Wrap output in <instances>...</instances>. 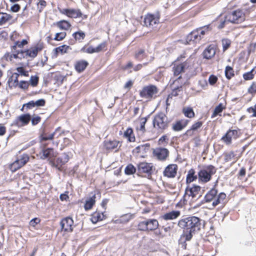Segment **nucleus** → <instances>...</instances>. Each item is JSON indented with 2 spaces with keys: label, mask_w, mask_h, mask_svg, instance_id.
I'll use <instances>...</instances> for the list:
<instances>
[{
  "label": "nucleus",
  "mask_w": 256,
  "mask_h": 256,
  "mask_svg": "<svg viewBox=\"0 0 256 256\" xmlns=\"http://www.w3.org/2000/svg\"><path fill=\"white\" fill-rule=\"evenodd\" d=\"M182 111L184 116L188 118H192L194 116V113L191 108H184Z\"/></svg>",
  "instance_id": "ea45409f"
},
{
  "label": "nucleus",
  "mask_w": 256,
  "mask_h": 256,
  "mask_svg": "<svg viewBox=\"0 0 256 256\" xmlns=\"http://www.w3.org/2000/svg\"><path fill=\"white\" fill-rule=\"evenodd\" d=\"M158 226V222L156 219H149L148 231L156 230Z\"/></svg>",
  "instance_id": "f704fd0d"
},
{
  "label": "nucleus",
  "mask_w": 256,
  "mask_h": 256,
  "mask_svg": "<svg viewBox=\"0 0 256 256\" xmlns=\"http://www.w3.org/2000/svg\"><path fill=\"white\" fill-rule=\"evenodd\" d=\"M152 168V164L142 162L138 164V171L139 173H146L150 174Z\"/></svg>",
  "instance_id": "ddd939ff"
},
{
  "label": "nucleus",
  "mask_w": 256,
  "mask_h": 256,
  "mask_svg": "<svg viewBox=\"0 0 256 256\" xmlns=\"http://www.w3.org/2000/svg\"><path fill=\"white\" fill-rule=\"evenodd\" d=\"M60 11L61 14H66L68 16L71 18H76L80 17L82 15V14L79 10L64 8L60 10Z\"/></svg>",
  "instance_id": "f3484780"
},
{
  "label": "nucleus",
  "mask_w": 256,
  "mask_h": 256,
  "mask_svg": "<svg viewBox=\"0 0 256 256\" xmlns=\"http://www.w3.org/2000/svg\"><path fill=\"white\" fill-rule=\"evenodd\" d=\"M222 48H223V50H224V51H225L230 46V40L228 39L224 38V39L222 40Z\"/></svg>",
  "instance_id": "603ef678"
},
{
  "label": "nucleus",
  "mask_w": 256,
  "mask_h": 256,
  "mask_svg": "<svg viewBox=\"0 0 256 256\" xmlns=\"http://www.w3.org/2000/svg\"><path fill=\"white\" fill-rule=\"evenodd\" d=\"M201 220L194 216H190L180 219L178 226L184 230L182 238L186 240H190L194 234L199 231L201 228Z\"/></svg>",
  "instance_id": "f257e3e1"
},
{
  "label": "nucleus",
  "mask_w": 256,
  "mask_h": 256,
  "mask_svg": "<svg viewBox=\"0 0 256 256\" xmlns=\"http://www.w3.org/2000/svg\"><path fill=\"white\" fill-rule=\"evenodd\" d=\"M124 171L126 174L130 175L136 172V168L132 164H129L126 168Z\"/></svg>",
  "instance_id": "a18cd8bd"
},
{
  "label": "nucleus",
  "mask_w": 256,
  "mask_h": 256,
  "mask_svg": "<svg viewBox=\"0 0 256 256\" xmlns=\"http://www.w3.org/2000/svg\"><path fill=\"white\" fill-rule=\"evenodd\" d=\"M62 133L61 128H58L52 134H48L44 133L42 135V140H52L54 138H58L61 135Z\"/></svg>",
  "instance_id": "6ab92c4d"
},
{
  "label": "nucleus",
  "mask_w": 256,
  "mask_h": 256,
  "mask_svg": "<svg viewBox=\"0 0 256 256\" xmlns=\"http://www.w3.org/2000/svg\"><path fill=\"white\" fill-rule=\"evenodd\" d=\"M203 122H197L196 123H194V124L192 125L191 128L192 130H197L198 129H199L202 125Z\"/></svg>",
  "instance_id": "052dcab7"
},
{
  "label": "nucleus",
  "mask_w": 256,
  "mask_h": 256,
  "mask_svg": "<svg viewBox=\"0 0 256 256\" xmlns=\"http://www.w3.org/2000/svg\"><path fill=\"white\" fill-rule=\"evenodd\" d=\"M16 70L18 72L20 73L22 75L24 76H28V74L27 72H26L22 67H18L16 68Z\"/></svg>",
  "instance_id": "774afa93"
},
{
  "label": "nucleus",
  "mask_w": 256,
  "mask_h": 256,
  "mask_svg": "<svg viewBox=\"0 0 256 256\" xmlns=\"http://www.w3.org/2000/svg\"><path fill=\"white\" fill-rule=\"evenodd\" d=\"M30 120L32 125L35 126L40 122L41 118L40 116L34 115Z\"/></svg>",
  "instance_id": "4d7b16f0"
},
{
  "label": "nucleus",
  "mask_w": 256,
  "mask_h": 256,
  "mask_svg": "<svg viewBox=\"0 0 256 256\" xmlns=\"http://www.w3.org/2000/svg\"><path fill=\"white\" fill-rule=\"evenodd\" d=\"M168 138L167 136L164 135L162 136L158 141V144L165 146L168 142Z\"/></svg>",
  "instance_id": "8fccbe9b"
},
{
  "label": "nucleus",
  "mask_w": 256,
  "mask_h": 256,
  "mask_svg": "<svg viewBox=\"0 0 256 256\" xmlns=\"http://www.w3.org/2000/svg\"><path fill=\"white\" fill-rule=\"evenodd\" d=\"M74 221L70 217H66L63 218L60 222V226L62 230L65 232H72V225Z\"/></svg>",
  "instance_id": "2eb2a0df"
},
{
  "label": "nucleus",
  "mask_w": 256,
  "mask_h": 256,
  "mask_svg": "<svg viewBox=\"0 0 256 256\" xmlns=\"http://www.w3.org/2000/svg\"><path fill=\"white\" fill-rule=\"evenodd\" d=\"M19 76V74L18 73L14 72V73L12 76L9 78L8 82H13V86H16L18 85V78Z\"/></svg>",
  "instance_id": "37998d69"
},
{
  "label": "nucleus",
  "mask_w": 256,
  "mask_h": 256,
  "mask_svg": "<svg viewBox=\"0 0 256 256\" xmlns=\"http://www.w3.org/2000/svg\"><path fill=\"white\" fill-rule=\"evenodd\" d=\"M224 108V106L222 104H220L218 106H216L213 112V114L212 115V118H214L216 116L218 115L220 113H221L222 110Z\"/></svg>",
  "instance_id": "a19ab883"
},
{
  "label": "nucleus",
  "mask_w": 256,
  "mask_h": 256,
  "mask_svg": "<svg viewBox=\"0 0 256 256\" xmlns=\"http://www.w3.org/2000/svg\"><path fill=\"white\" fill-rule=\"evenodd\" d=\"M40 222V218H35L33 219H32L30 222V226H32V227H35V226L39 224Z\"/></svg>",
  "instance_id": "680f3d73"
},
{
  "label": "nucleus",
  "mask_w": 256,
  "mask_h": 256,
  "mask_svg": "<svg viewBox=\"0 0 256 256\" xmlns=\"http://www.w3.org/2000/svg\"><path fill=\"white\" fill-rule=\"evenodd\" d=\"M254 70V69L252 70L251 71L246 72L243 74L244 78L245 80H250L253 78H254V74H252Z\"/></svg>",
  "instance_id": "6e6d98bb"
},
{
  "label": "nucleus",
  "mask_w": 256,
  "mask_h": 256,
  "mask_svg": "<svg viewBox=\"0 0 256 256\" xmlns=\"http://www.w3.org/2000/svg\"><path fill=\"white\" fill-rule=\"evenodd\" d=\"M147 119L146 118H142L140 120V123L136 126V130L140 134H142L146 131L145 124Z\"/></svg>",
  "instance_id": "c85d7f7f"
},
{
  "label": "nucleus",
  "mask_w": 256,
  "mask_h": 256,
  "mask_svg": "<svg viewBox=\"0 0 256 256\" xmlns=\"http://www.w3.org/2000/svg\"><path fill=\"white\" fill-rule=\"evenodd\" d=\"M226 195L224 192L218 194V191L215 188H212L206 194L204 198L206 202H212V206L215 207L218 204L224 203Z\"/></svg>",
  "instance_id": "f03ea898"
},
{
  "label": "nucleus",
  "mask_w": 256,
  "mask_h": 256,
  "mask_svg": "<svg viewBox=\"0 0 256 256\" xmlns=\"http://www.w3.org/2000/svg\"><path fill=\"white\" fill-rule=\"evenodd\" d=\"M225 76L226 78L230 80L234 76V70L230 66H226L225 70Z\"/></svg>",
  "instance_id": "79ce46f5"
},
{
  "label": "nucleus",
  "mask_w": 256,
  "mask_h": 256,
  "mask_svg": "<svg viewBox=\"0 0 256 256\" xmlns=\"http://www.w3.org/2000/svg\"><path fill=\"white\" fill-rule=\"evenodd\" d=\"M96 195L94 194L92 196L86 200L84 206V209L86 210L91 209L96 202Z\"/></svg>",
  "instance_id": "c756f323"
},
{
  "label": "nucleus",
  "mask_w": 256,
  "mask_h": 256,
  "mask_svg": "<svg viewBox=\"0 0 256 256\" xmlns=\"http://www.w3.org/2000/svg\"><path fill=\"white\" fill-rule=\"evenodd\" d=\"M160 14L156 12L155 14H148L144 19V24L147 27L155 28L159 22Z\"/></svg>",
  "instance_id": "0eeeda50"
},
{
  "label": "nucleus",
  "mask_w": 256,
  "mask_h": 256,
  "mask_svg": "<svg viewBox=\"0 0 256 256\" xmlns=\"http://www.w3.org/2000/svg\"><path fill=\"white\" fill-rule=\"evenodd\" d=\"M104 144L105 148L108 150H115V151H117L121 146L120 142L116 140H105Z\"/></svg>",
  "instance_id": "dca6fc26"
},
{
  "label": "nucleus",
  "mask_w": 256,
  "mask_h": 256,
  "mask_svg": "<svg viewBox=\"0 0 256 256\" xmlns=\"http://www.w3.org/2000/svg\"><path fill=\"white\" fill-rule=\"evenodd\" d=\"M238 137V130H230L222 137V140L227 144H231L232 139H236Z\"/></svg>",
  "instance_id": "4468645a"
},
{
  "label": "nucleus",
  "mask_w": 256,
  "mask_h": 256,
  "mask_svg": "<svg viewBox=\"0 0 256 256\" xmlns=\"http://www.w3.org/2000/svg\"><path fill=\"white\" fill-rule=\"evenodd\" d=\"M197 178V176L195 175V172L194 169H190L186 176V183H190Z\"/></svg>",
  "instance_id": "e433bc0d"
},
{
  "label": "nucleus",
  "mask_w": 256,
  "mask_h": 256,
  "mask_svg": "<svg viewBox=\"0 0 256 256\" xmlns=\"http://www.w3.org/2000/svg\"><path fill=\"white\" fill-rule=\"evenodd\" d=\"M35 106L34 101L32 100L26 104H24L23 105L22 108V110L24 108H26L27 109H30Z\"/></svg>",
  "instance_id": "bf43d9fd"
},
{
  "label": "nucleus",
  "mask_w": 256,
  "mask_h": 256,
  "mask_svg": "<svg viewBox=\"0 0 256 256\" xmlns=\"http://www.w3.org/2000/svg\"><path fill=\"white\" fill-rule=\"evenodd\" d=\"M216 172V168L212 165L204 167L198 173L199 182L202 183L209 182L211 180L212 176L215 174Z\"/></svg>",
  "instance_id": "7ed1b4c3"
},
{
  "label": "nucleus",
  "mask_w": 256,
  "mask_h": 256,
  "mask_svg": "<svg viewBox=\"0 0 256 256\" xmlns=\"http://www.w3.org/2000/svg\"><path fill=\"white\" fill-rule=\"evenodd\" d=\"M150 147V144H146L138 146L136 147V150H138V152H142V151L146 152L149 150Z\"/></svg>",
  "instance_id": "09e8293b"
},
{
  "label": "nucleus",
  "mask_w": 256,
  "mask_h": 256,
  "mask_svg": "<svg viewBox=\"0 0 256 256\" xmlns=\"http://www.w3.org/2000/svg\"><path fill=\"white\" fill-rule=\"evenodd\" d=\"M124 136L128 139V140L132 142H134L135 137L133 134V130L131 128H128L124 132Z\"/></svg>",
  "instance_id": "4c0bfd02"
},
{
  "label": "nucleus",
  "mask_w": 256,
  "mask_h": 256,
  "mask_svg": "<svg viewBox=\"0 0 256 256\" xmlns=\"http://www.w3.org/2000/svg\"><path fill=\"white\" fill-rule=\"evenodd\" d=\"M248 92L250 94L256 93V84L253 82L248 90Z\"/></svg>",
  "instance_id": "338daca9"
},
{
  "label": "nucleus",
  "mask_w": 256,
  "mask_h": 256,
  "mask_svg": "<svg viewBox=\"0 0 256 256\" xmlns=\"http://www.w3.org/2000/svg\"><path fill=\"white\" fill-rule=\"evenodd\" d=\"M235 154L234 152H230L224 154V160L225 162H228L234 158Z\"/></svg>",
  "instance_id": "49530a36"
},
{
  "label": "nucleus",
  "mask_w": 256,
  "mask_h": 256,
  "mask_svg": "<svg viewBox=\"0 0 256 256\" xmlns=\"http://www.w3.org/2000/svg\"><path fill=\"white\" fill-rule=\"evenodd\" d=\"M216 54L214 46L212 45L208 46L203 52L204 58L206 59L212 58Z\"/></svg>",
  "instance_id": "4be33fe9"
},
{
  "label": "nucleus",
  "mask_w": 256,
  "mask_h": 256,
  "mask_svg": "<svg viewBox=\"0 0 256 256\" xmlns=\"http://www.w3.org/2000/svg\"><path fill=\"white\" fill-rule=\"evenodd\" d=\"M72 36L76 40H80L84 39L85 37V34L82 32H78L74 33Z\"/></svg>",
  "instance_id": "de8ad7c7"
},
{
  "label": "nucleus",
  "mask_w": 256,
  "mask_h": 256,
  "mask_svg": "<svg viewBox=\"0 0 256 256\" xmlns=\"http://www.w3.org/2000/svg\"><path fill=\"white\" fill-rule=\"evenodd\" d=\"M158 92V89L154 85L144 86L140 92V96L148 100L155 98Z\"/></svg>",
  "instance_id": "423d86ee"
},
{
  "label": "nucleus",
  "mask_w": 256,
  "mask_h": 256,
  "mask_svg": "<svg viewBox=\"0 0 256 256\" xmlns=\"http://www.w3.org/2000/svg\"><path fill=\"white\" fill-rule=\"evenodd\" d=\"M186 66V62H184L178 65H174L173 67L174 74V76H178L182 72H184V70Z\"/></svg>",
  "instance_id": "bb28decb"
},
{
  "label": "nucleus",
  "mask_w": 256,
  "mask_h": 256,
  "mask_svg": "<svg viewBox=\"0 0 256 256\" xmlns=\"http://www.w3.org/2000/svg\"><path fill=\"white\" fill-rule=\"evenodd\" d=\"M154 154L160 160H165L169 154V151L167 148H158L154 150Z\"/></svg>",
  "instance_id": "f8f14e48"
},
{
  "label": "nucleus",
  "mask_w": 256,
  "mask_h": 256,
  "mask_svg": "<svg viewBox=\"0 0 256 256\" xmlns=\"http://www.w3.org/2000/svg\"><path fill=\"white\" fill-rule=\"evenodd\" d=\"M218 80V78L214 75H210L208 78V82L210 84H214Z\"/></svg>",
  "instance_id": "e2e57ef3"
},
{
  "label": "nucleus",
  "mask_w": 256,
  "mask_h": 256,
  "mask_svg": "<svg viewBox=\"0 0 256 256\" xmlns=\"http://www.w3.org/2000/svg\"><path fill=\"white\" fill-rule=\"evenodd\" d=\"M12 18L10 14L6 13L0 12V25H2Z\"/></svg>",
  "instance_id": "473e14b6"
},
{
  "label": "nucleus",
  "mask_w": 256,
  "mask_h": 256,
  "mask_svg": "<svg viewBox=\"0 0 256 256\" xmlns=\"http://www.w3.org/2000/svg\"><path fill=\"white\" fill-rule=\"evenodd\" d=\"M46 102L44 99H40L36 102H34V104L36 106H44Z\"/></svg>",
  "instance_id": "0e129e2a"
},
{
  "label": "nucleus",
  "mask_w": 256,
  "mask_h": 256,
  "mask_svg": "<svg viewBox=\"0 0 256 256\" xmlns=\"http://www.w3.org/2000/svg\"><path fill=\"white\" fill-rule=\"evenodd\" d=\"M70 159V157L68 154L64 153L60 157L58 158L56 162L58 165L60 164L61 166L66 163ZM58 166H56V167Z\"/></svg>",
  "instance_id": "7c9ffc66"
},
{
  "label": "nucleus",
  "mask_w": 256,
  "mask_h": 256,
  "mask_svg": "<svg viewBox=\"0 0 256 256\" xmlns=\"http://www.w3.org/2000/svg\"><path fill=\"white\" fill-rule=\"evenodd\" d=\"M31 120V116L30 114H23L18 116L13 122L12 126H15L18 127H22L27 125Z\"/></svg>",
  "instance_id": "1a4fd4ad"
},
{
  "label": "nucleus",
  "mask_w": 256,
  "mask_h": 256,
  "mask_svg": "<svg viewBox=\"0 0 256 256\" xmlns=\"http://www.w3.org/2000/svg\"><path fill=\"white\" fill-rule=\"evenodd\" d=\"M24 52L26 53V56H28L32 58H35L38 54L37 50L34 48H31L29 50H26Z\"/></svg>",
  "instance_id": "c03bdc74"
},
{
  "label": "nucleus",
  "mask_w": 256,
  "mask_h": 256,
  "mask_svg": "<svg viewBox=\"0 0 256 256\" xmlns=\"http://www.w3.org/2000/svg\"><path fill=\"white\" fill-rule=\"evenodd\" d=\"M68 48H69L68 46H67L66 45H63V46H60L56 48V51L58 53L60 52L61 53H65V52H66Z\"/></svg>",
  "instance_id": "864d4df0"
},
{
  "label": "nucleus",
  "mask_w": 256,
  "mask_h": 256,
  "mask_svg": "<svg viewBox=\"0 0 256 256\" xmlns=\"http://www.w3.org/2000/svg\"><path fill=\"white\" fill-rule=\"evenodd\" d=\"M20 87L22 89H27L28 87V84L26 81H20L19 84Z\"/></svg>",
  "instance_id": "69168bd1"
},
{
  "label": "nucleus",
  "mask_w": 256,
  "mask_h": 256,
  "mask_svg": "<svg viewBox=\"0 0 256 256\" xmlns=\"http://www.w3.org/2000/svg\"><path fill=\"white\" fill-rule=\"evenodd\" d=\"M146 56L145 51L143 49H140L136 52L134 57L138 60H142Z\"/></svg>",
  "instance_id": "58836bf2"
},
{
  "label": "nucleus",
  "mask_w": 256,
  "mask_h": 256,
  "mask_svg": "<svg viewBox=\"0 0 256 256\" xmlns=\"http://www.w3.org/2000/svg\"><path fill=\"white\" fill-rule=\"evenodd\" d=\"M201 39V35H200L198 31L196 30L187 36L186 41L188 44H194L199 42Z\"/></svg>",
  "instance_id": "9b49d317"
},
{
  "label": "nucleus",
  "mask_w": 256,
  "mask_h": 256,
  "mask_svg": "<svg viewBox=\"0 0 256 256\" xmlns=\"http://www.w3.org/2000/svg\"><path fill=\"white\" fill-rule=\"evenodd\" d=\"M200 187L194 184L192 186H188L186 189V194L188 196H192V198L196 197L200 190Z\"/></svg>",
  "instance_id": "a211bd4d"
},
{
  "label": "nucleus",
  "mask_w": 256,
  "mask_h": 256,
  "mask_svg": "<svg viewBox=\"0 0 256 256\" xmlns=\"http://www.w3.org/2000/svg\"><path fill=\"white\" fill-rule=\"evenodd\" d=\"M38 82V77L37 76H31L30 78V83L32 86H37Z\"/></svg>",
  "instance_id": "13d9d810"
},
{
  "label": "nucleus",
  "mask_w": 256,
  "mask_h": 256,
  "mask_svg": "<svg viewBox=\"0 0 256 256\" xmlns=\"http://www.w3.org/2000/svg\"><path fill=\"white\" fill-rule=\"evenodd\" d=\"M42 155L41 156V158L43 159H50L56 156V152H54V149L52 148L42 150Z\"/></svg>",
  "instance_id": "b1692460"
},
{
  "label": "nucleus",
  "mask_w": 256,
  "mask_h": 256,
  "mask_svg": "<svg viewBox=\"0 0 256 256\" xmlns=\"http://www.w3.org/2000/svg\"><path fill=\"white\" fill-rule=\"evenodd\" d=\"M154 126L160 132H162L168 126V118L163 112L156 114L153 120Z\"/></svg>",
  "instance_id": "39448f33"
},
{
  "label": "nucleus",
  "mask_w": 256,
  "mask_h": 256,
  "mask_svg": "<svg viewBox=\"0 0 256 256\" xmlns=\"http://www.w3.org/2000/svg\"><path fill=\"white\" fill-rule=\"evenodd\" d=\"M181 76H179L176 79L174 80L173 83L170 85L172 92L168 96V98H172L173 96H176L179 95L180 92H182V85L183 82H181Z\"/></svg>",
  "instance_id": "6e6552de"
},
{
  "label": "nucleus",
  "mask_w": 256,
  "mask_h": 256,
  "mask_svg": "<svg viewBox=\"0 0 256 256\" xmlns=\"http://www.w3.org/2000/svg\"><path fill=\"white\" fill-rule=\"evenodd\" d=\"M88 62L84 60H80L76 62L74 64L76 70L80 72L84 71L88 66Z\"/></svg>",
  "instance_id": "a878e982"
},
{
  "label": "nucleus",
  "mask_w": 256,
  "mask_h": 256,
  "mask_svg": "<svg viewBox=\"0 0 256 256\" xmlns=\"http://www.w3.org/2000/svg\"><path fill=\"white\" fill-rule=\"evenodd\" d=\"M212 29V26L211 24H208L199 28L196 29V30L198 31L199 34L200 35H201L202 38L204 35L208 34Z\"/></svg>",
  "instance_id": "cd10ccee"
},
{
  "label": "nucleus",
  "mask_w": 256,
  "mask_h": 256,
  "mask_svg": "<svg viewBox=\"0 0 256 256\" xmlns=\"http://www.w3.org/2000/svg\"><path fill=\"white\" fill-rule=\"evenodd\" d=\"M177 166L170 164L168 166L164 172V176L168 178H174L176 174Z\"/></svg>",
  "instance_id": "aec40b11"
},
{
  "label": "nucleus",
  "mask_w": 256,
  "mask_h": 256,
  "mask_svg": "<svg viewBox=\"0 0 256 256\" xmlns=\"http://www.w3.org/2000/svg\"><path fill=\"white\" fill-rule=\"evenodd\" d=\"M104 216L103 213H100L96 212L92 215L91 220L92 223L96 224L98 221L102 220L104 219Z\"/></svg>",
  "instance_id": "72a5a7b5"
},
{
  "label": "nucleus",
  "mask_w": 256,
  "mask_h": 256,
  "mask_svg": "<svg viewBox=\"0 0 256 256\" xmlns=\"http://www.w3.org/2000/svg\"><path fill=\"white\" fill-rule=\"evenodd\" d=\"M180 215V212L178 210H173L167 212L162 216V218L166 220H172L176 218Z\"/></svg>",
  "instance_id": "393cba45"
},
{
  "label": "nucleus",
  "mask_w": 256,
  "mask_h": 256,
  "mask_svg": "<svg viewBox=\"0 0 256 256\" xmlns=\"http://www.w3.org/2000/svg\"><path fill=\"white\" fill-rule=\"evenodd\" d=\"M149 219H145L144 220L139 222L138 225V230L141 231H148Z\"/></svg>",
  "instance_id": "2f4dec72"
},
{
  "label": "nucleus",
  "mask_w": 256,
  "mask_h": 256,
  "mask_svg": "<svg viewBox=\"0 0 256 256\" xmlns=\"http://www.w3.org/2000/svg\"><path fill=\"white\" fill-rule=\"evenodd\" d=\"M56 25L61 30H68L70 27V24L66 20H62L56 22Z\"/></svg>",
  "instance_id": "c9c22d12"
},
{
  "label": "nucleus",
  "mask_w": 256,
  "mask_h": 256,
  "mask_svg": "<svg viewBox=\"0 0 256 256\" xmlns=\"http://www.w3.org/2000/svg\"><path fill=\"white\" fill-rule=\"evenodd\" d=\"M189 122V120L185 119L178 120L173 124L172 129L174 131L181 130L188 125Z\"/></svg>",
  "instance_id": "5701e85b"
},
{
  "label": "nucleus",
  "mask_w": 256,
  "mask_h": 256,
  "mask_svg": "<svg viewBox=\"0 0 256 256\" xmlns=\"http://www.w3.org/2000/svg\"><path fill=\"white\" fill-rule=\"evenodd\" d=\"M46 6V2L44 0H40L38 4V9L41 12Z\"/></svg>",
  "instance_id": "3c124183"
},
{
  "label": "nucleus",
  "mask_w": 256,
  "mask_h": 256,
  "mask_svg": "<svg viewBox=\"0 0 256 256\" xmlns=\"http://www.w3.org/2000/svg\"><path fill=\"white\" fill-rule=\"evenodd\" d=\"M66 36V33L65 32H58L56 33L54 40H63Z\"/></svg>",
  "instance_id": "5fc2aeb1"
},
{
  "label": "nucleus",
  "mask_w": 256,
  "mask_h": 256,
  "mask_svg": "<svg viewBox=\"0 0 256 256\" xmlns=\"http://www.w3.org/2000/svg\"><path fill=\"white\" fill-rule=\"evenodd\" d=\"M29 160V156L27 154H23L14 162L11 165V169L13 171L20 168L24 166Z\"/></svg>",
  "instance_id": "9d476101"
},
{
  "label": "nucleus",
  "mask_w": 256,
  "mask_h": 256,
  "mask_svg": "<svg viewBox=\"0 0 256 256\" xmlns=\"http://www.w3.org/2000/svg\"><path fill=\"white\" fill-rule=\"evenodd\" d=\"M106 46V43L105 42L100 44L96 48H93L92 46H89L86 50L84 48L82 49V51L87 52L88 54H93L94 52H98L102 51Z\"/></svg>",
  "instance_id": "412c9836"
},
{
  "label": "nucleus",
  "mask_w": 256,
  "mask_h": 256,
  "mask_svg": "<svg viewBox=\"0 0 256 256\" xmlns=\"http://www.w3.org/2000/svg\"><path fill=\"white\" fill-rule=\"evenodd\" d=\"M226 18L230 22L240 24L245 20V14L243 10L237 9L226 14Z\"/></svg>",
  "instance_id": "20e7f679"
}]
</instances>
